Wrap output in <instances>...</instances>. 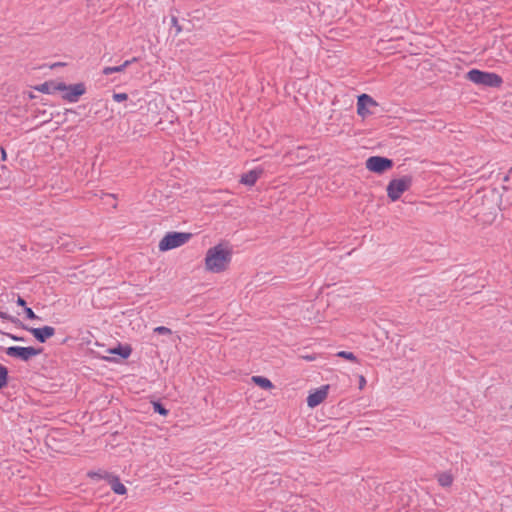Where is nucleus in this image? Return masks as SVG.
Masks as SVG:
<instances>
[{"mask_svg":"<svg viewBox=\"0 0 512 512\" xmlns=\"http://www.w3.org/2000/svg\"><path fill=\"white\" fill-rule=\"evenodd\" d=\"M153 408H154V411L155 412H158L159 414L163 415V416H167L168 415V410L165 409L160 403L158 402H155L153 403Z\"/></svg>","mask_w":512,"mask_h":512,"instance_id":"obj_20","label":"nucleus"},{"mask_svg":"<svg viewBox=\"0 0 512 512\" xmlns=\"http://www.w3.org/2000/svg\"><path fill=\"white\" fill-rule=\"evenodd\" d=\"M62 92V98L70 103L77 102L79 98L86 93V87L83 83H77L73 85H66L64 88L59 90Z\"/></svg>","mask_w":512,"mask_h":512,"instance_id":"obj_6","label":"nucleus"},{"mask_svg":"<svg viewBox=\"0 0 512 512\" xmlns=\"http://www.w3.org/2000/svg\"><path fill=\"white\" fill-rule=\"evenodd\" d=\"M64 88V82L47 81L35 87V90L44 94H53Z\"/></svg>","mask_w":512,"mask_h":512,"instance_id":"obj_11","label":"nucleus"},{"mask_svg":"<svg viewBox=\"0 0 512 512\" xmlns=\"http://www.w3.org/2000/svg\"><path fill=\"white\" fill-rule=\"evenodd\" d=\"M7 376H8L7 368L5 366H3L2 364H0V388H3L7 385Z\"/></svg>","mask_w":512,"mask_h":512,"instance_id":"obj_19","label":"nucleus"},{"mask_svg":"<svg viewBox=\"0 0 512 512\" xmlns=\"http://www.w3.org/2000/svg\"><path fill=\"white\" fill-rule=\"evenodd\" d=\"M466 78L474 84L487 87H500L503 83L502 78L498 74L478 69H472L467 72Z\"/></svg>","mask_w":512,"mask_h":512,"instance_id":"obj_2","label":"nucleus"},{"mask_svg":"<svg viewBox=\"0 0 512 512\" xmlns=\"http://www.w3.org/2000/svg\"><path fill=\"white\" fill-rule=\"evenodd\" d=\"M365 165L369 171L381 174L391 169L393 166V162L392 160L385 157L372 156L366 160Z\"/></svg>","mask_w":512,"mask_h":512,"instance_id":"obj_5","label":"nucleus"},{"mask_svg":"<svg viewBox=\"0 0 512 512\" xmlns=\"http://www.w3.org/2000/svg\"><path fill=\"white\" fill-rule=\"evenodd\" d=\"M438 484L441 487L449 488L452 486L454 477L450 472H440L436 475Z\"/></svg>","mask_w":512,"mask_h":512,"instance_id":"obj_14","label":"nucleus"},{"mask_svg":"<svg viewBox=\"0 0 512 512\" xmlns=\"http://www.w3.org/2000/svg\"><path fill=\"white\" fill-rule=\"evenodd\" d=\"M41 353V350L34 347L11 346L6 349V354L11 357L20 358L23 361L29 360Z\"/></svg>","mask_w":512,"mask_h":512,"instance_id":"obj_8","label":"nucleus"},{"mask_svg":"<svg viewBox=\"0 0 512 512\" xmlns=\"http://www.w3.org/2000/svg\"><path fill=\"white\" fill-rule=\"evenodd\" d=\"M304 359H306L308 361H313V360H315V357L314 356H305Z\"/></svg>","mask_w":512,"mask_h":512,"instance_id":"obj_29","label":"nucleus"},{"mask_svg":"<svg viewBox=\"0 0 512 512\" xmlns=\"http://www.w3.org/2000/svg\"><path fill=\"white\" fill-rule=\"evenodd\" d=\"M112 97L115 102H123L128 99V95L126 93H114Z\"/></svg>","mask_w":512,"mask_h":512,"instance_id":"obj_21","label":"nucleus"},{"mask_svg":"<svg viewBox=\"0 0 512 512\" xmlns=\"http://www.w3.org/2000/svg\"><path fill=\"white\" fill-rule=\"evenodd\" d=\"M329 389V385H323L320 388L311 391L307 397L308 407L315 408L324 402L328 396Z\"/></svg>","mask_w":512,"mask_h":512,"instance_id":"obj_9","label":"nucleus"},{"mask_svg":"<svg viewBox=\"0 0 512 512\" xmlns=\"http://www.w3.org/2000/svg\"><path fill=\"white\" fill-rule=\"evenodd\" d=\"M1 158H2L3 161H5L6 158H7V154H6V151L4 149L1 150Z\"/></svg>","mask_w":512,"mask_h":512,"instance_id":"obj_27","label":"nucleus"},{"mask_svg":"<svg viewBox=\"0 0 512 512\" xmlns=\"http://www.w3.org/2000/svg\"><path fill=\"white\" fill-rule=\"evenodd\" d=\"M336 355H337L338 357L344 358V359H346V360H348V361L358 363V359H357V357H356L352 352H348V351H339Z\"/></svg>","mask_w":512,"mask_h":512,"instance_id":"obj_18","label":"nucleus"},{"mask_svg":"<svg viewBox=\"0 0 512 512\" xmlns=\"http://www.w3.org/2000/svg\"><path fill=\"white\" fill-rule=\"evenodd\" d=\"M17 304H18L19 306L26 307V302H25V300H24L22 297H20V296H19V297H18V299H17Z\"/></svg>","mask_w":512,"mask_h":512,"instance_id":"obj_26","label":"nucleus"},{"mask_svg":"<svg viewBox=\"0 0 512 512\" xmlns=\"http://www.w3.org/2000/svg\"><path fill=\"white\" fill-rule=\"evenodd\" d=\"M27 330L41 343L51 338L55 334V329L51 326H44L41 328H27Z\"/></svg>","mask_w":512,"mask_h":512,"instance_id":"obj_10","label":"nucleus"},{"mask_svg":"<svg viewBox=\"0 0 512 512\" xmlns=\"http://www.w3.org/2000/svg\"><path fill=\"white\" fill-rule=\"evenodd\" d=\"M233 259V247L227 241L210 246L203 257V268L208 274H224L229 271Z\"/></svg>","mask_w":512,"mask_h":512,"instance_id":"obj_1","label":"nucleus"},{"mask_svg":"<svg viewBox=\"0 0 512 512\" xmlns=\"http://www.w3.org/2000/svg\"><path fill=\"white\" fill-rule=\"evenodd\" d=\"M191 238L192 234L188 232H169L159 241L158 249L166 252L185 245Z\"/></svg>","mask_w":512,"mask_h":512,"instance_id":"obj_3","label":"nucleus"},{"mask_svg":"<svg viewBox=\"0 0 512 512\" xmlns=\"http://www.w3.org/2000/svg\"><path fill=\"white\" fill-rule=\"evenodd\" d=\"M109 352L111 354L119 355L123 359H126L130 356L132 349L129 345H124V346L118 345L117 347L110 349Z\"/></svg>","mask_w":512,"mask_h":512,"instance_id":"obj_17","label":"nucleus"},{"mask_svg":"<svg viewBox=\"0 0 512 512\" xmlns=\"http://www.w3.org/2000/svg\"><path fill=\"white\" fill-rule=\"evenodd\" d=\"M0 318L2 319H8V315L2 311H0Z\"/></svg>","mask_w":512,"mask_h":512,"instance_id":"obj_28","label":"nucleus"},{"mask_svg":"<svg viewBox=\"0 0 512 512\" xmlns=\"http://www.w3.org/2000/svg\"><path fill=\"white\" fill-rule=\"evenodd\" d=\"M25 313H26L27 318H29V319H36L37 318V315L29 307H25Z\"/></svg>","mask_w":512,"mask_h":512,"instance_id":"obj_24","label":"nucleus"},{"mask_svg":"<svg viewBox=\"0 0 512 512\" xmlns=\"http://www.w3.org/2000/svg\"><path fill=\"white\" fill-rule=\"evenodd\" d=\"M63 65H64L63 63H55L51 67L53 68V67H56V66H63Z\"/></svg>","mask_w":512,"mask_h":512,"instance_id":"obj_30","label":"nucleus"},{"mask_svg":"<svg viewBox=\"0 0 512 512\" xmlns=\"http://www.w3.org/2000/svg\"><path fill=\"white\" fill-rule=\"evenodd\" d=\"M134 61H136V58H133L132 60H126L123 64H121L119 66L105 67L102 72L104 75H110L112 73L123 72Z\"/></svg>","mask_w":512,"mask_h":512,"instance_id":"obj_16","label":"nucleus"},{"mask_svg":"<svg viewBox=\"0 0 512 512\" xmlns=\"http://www.w3.org/2000/svg\"><path fill=\"white\" fill-rule=\"evenodd\" d=\"M366 385V379L364 376H360V379H359V388L360 389H363L364 386Z\"/></svg>","mask_w":512,"mask_h":512,"instance_id":"obj_25","label":"nucleus"},{"mask_svg":"<svg viewBox=\"0 0 512 512\" xmlns=\"http://www.w3.org/2000/svg\"><path fill=\"white\" fill-rule=\"evenodd\" d=\"M378 106L377 102L367 94H361L357 99V114L366 118L373 114V109Z\"/></svg>","mask_w":512,"mask_h":512,"instance_id":"obj_7","label":"nucleus"},{"mask_svg":"<svg viewBox=\"0 0 512 512\" xmlns=\"http://www.w3.org/2000/svg\"><path fill=\"white\" fill-rule=\"evenodd\" d=\"M10 337H11L13 340H20L18 337L14 336V335H10Z\"/></svg>","mask_w":512,"mask_h":512,"instance_id":"obj_31","label":"nucleus"},{"mask_svg":"<svg viewBox=\"0 0 512 512\" xmlns=\"http://www.w3.org/2000/svg\"><path fill=\"white\" fill-rule=\"evenodd\" d=\"M411 184L412 180L408 176L392 179L386 188L388 198L392 202L399 200L402 194L409 190Z\"/></svg>","mask_w":512,"mask_h":512,"instance_id":"obj_4","label":"nucleus"},{"mask_svg":"<svg viewBox=\"0 0 512 512\" xmlns=\"http://www.w3.org/2000/svg\"><path fill=\"white\" fill-rule=\"evenodd\" d=\"M154 332L155 333H158V334H171L172 331L171 329L167 328V327H164V326H158L154 329Z\"/></svg>","mask_w":512,"mask_h":512,"instance_id":"obj_22","label":"nucleus"},{"mask_svg":"<svg viewBox=\"0 0 512 512\" xmlns=\"http://www.w3.org/2000/svg\"><path fill=\"white\" fill-rule=\"evenodd\" d=\"M263 174L262 168H256L244 173L240 178V183L246 186H253Z\"/></svg>","mask_w":512,"mask_h":512,"instance_id":"obj_12","label":"nucleus"},{"mask_svg":"<svg viewBox=\"0 0 512 512\" xmlns=\"http://www.w3.org/2000/svg\"><path fill=\"white\" fill-rule=\"evenodd\" d=\"M251 381L265 390H271L274 388L273 383L268 378L263 376H252Z\"/></svg>","mask_w":512,"mask_h":512,"instance_id":"obj_15","label":"nucleus"},{"mask_svg":"<svg viewBox=\"0 0 512 512\" xmlns=\"http://www.w3.org/2000/svg\"><path fill=\"white\" fill-rule=\"evenodd\" d=\"M104 477L107 480V482L109 483V485L114 493H116L118 495H124L127 493V488L125 487L124 484L121 483L118 476L106 473Z\"/></svg>","mask_w":512,"mask_h":512,"instance_id":"obj_13","label":"nucleus"},{"mask_svg":"<svg viewBox=\"0 0 512 512\" xmlns=\"http://www.w3.org/2000/svg\"><path fill=\"white\" fill-rule=\"evenodd\" d=\"M105 474H106V472H104V473H99V472H89V473H88V477H90V478H92V479H94V478H97V479H102V478H103V479H105V477H104V476H105Z\"/></svg>","mask_w":512,"mask_h":512,"instance_id":"obj_23","label":"nucleus"}]
</instances>
